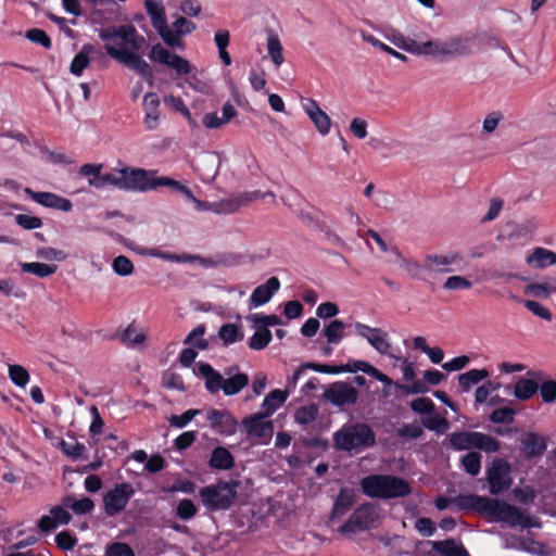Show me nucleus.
<instances>
[{
	"label": "nucleus",
	"mask_w": 556,
	"mask_h": 556,
	"mask_svg": "<svg viewBox=\"0 0 556 556\" xmlns=\"http://www.w3.org/2000/svg\"><path fill=\"white\" fill-rule=\"evenodd\" d=\"M481 459L482 456L479 452L470 451L460 458V464L468 475L476 477L481 470Z\"/></svg>",
	"instance_id": "39"
},
{
	"label": "nucleus",
	"mask_w": 556,
	"mask_h": 556,
	"mask_svg": "<svg viewBox=\"0 0 556 556\" xmlns=\"http://www.w3.org/2000/svg\"><path fill=\"white\" fill-rule=\"evenodd\" d=\"M144 119L143 124L146 129L153 130L157 128L160 123V98L155 92H147L143 97Z\"/></svg>",
	"instance_id": "24"
},
{
	"label": "nucleus",
	"mask_w": 556,
	"mask_h": 556,
	"mask_svg": "<svg viewBox=\"0 0 556 556\" xmlns=\"http://www.w3.org/2000/svg\"><path fill=\"white\" fill-rule=\"evenodd\" d=\"M206 328L203 324L198 325L184 340V344L192 345L199 350H206L208 341L203 338Z\"/></svg>",
	"instance_id": "41"
},
{
	"label": "nucleus",
	"mask_w": 556,
	"mask_h": 556,
	"mask_svg": "<svg viewBox=\"0 0 556 556\" xmlns=\"http://www.w3.org/2000/svg\"><path fill=\"white\" fill-rule=\"evenodd\" d=\"M303 109L319 134L323 136L328 135L331 127V121L327 113L319 108L317 101L314 99H306L303 103Z\"/></svg>",
	"instance_id": "20"
},
{
	"label": "nucleus",
	"mask_w": 556,
	"mask_h": 556,
	"mask_svg": "<svg viewBox=\"0 0 556 556\" xmlns=\"http://www.w3.org/2000/svg\"><path fill=\"white\" fill-rule=\"evenodd\" d=\"M403 379L405 381H412L410 386H397L400 389L405 390L409 394H422L428 392V387L425 382L416 379L415 368L412 363L407 359H404V365L402 368Z\"/></svg>",
	"instance_id": "31"
},
{
	"label": "nucleus",
	"mask_w": 556,
	"mask_h": 556,
	"mask_svg": "<svg viewBox=\"0 0 556 556\" xmlns=\"http://www.w3.org/2000/svg\"><path fill=\"white\" fill-rule=\"evenodd\" d=\"M112 268H113L115 274H117L118 276H123V277L131 275L134 273V269H135L134 268V264L130 261V258H128L125 255L116 256L113 260Z\"/></svg>",
	"instance_id": "48"
},
{
	"label": "nucleus",
	"mask_w": 556,
	"mask_h": 556,
	"mask_svg": "<svg viewBox=\"0 0 556 556\" xmlns=\"http://www.w3.org/2000/svg\"><path fill=\"white\" fill-rule=\"evenodd\" d=\"M102 164H84L79 174L88 178V184L97 189L111 185L118 190L138 192L140 179L144 175L143 168L124 167L112 173L102 174Z\"/></svg>",
	"instance_id": "2"
},
{
	"label": "nucleus",
	"mask_w": 556,
	"mask_h": 556,
	"mask_svg": "<svg viewBox=\"0 0 556 556\" xmlns=\"http://www.w3.org/2000/svg\"><path fill=\"white\" fill-rule=\"evenodd\" d=\"M323 396L334 406L342 407L356 404L358 391L344 381H336L325 390Z\"/></svg>",
	"instance_id": "16"
},
{
	"label": "nucleus",
	"mask_w": 556,
	"mask_h": 556,
	"mask_svg": "<svg viewBox=\"0 0 556 556\" xmlns=\"http://www.w3.org/2000/svg\"><path fill=\"white\" fill-rule=\"evenodd\" d=\"M208 466L214 470H230L235 467V457L225 446H216L211 453Z\"/></svg>",
	"instance_id": "28"
},
{
	"label": "nucleus",
	"mask_w": 556,
	"mask_h": 556,
	"mask_svg": "<svg viewBox=\"0 0 556 556\" xmlns=\"http://www.w3.org/2000/svg\"><path fill=\"white\" fill-rule=\"evenodd\" d=\"M527 263L534 268H545L556 264V253L539 247L527 256Z\"/></svg>",
	"instance_id": "32"
},
{
	"label": "nucleus",
	"mask_w": 556,
	"mask_h": 556,
	"mask_svg": "<svg viewBox=\"0 0 556 556\" xmlns=\"http://www.w3.org/2000/svg\"><path fill=\"white\" fill-rule=\"evenodd\" d=\"M198 372L205 380V389L211 394L223 391L226 396L240 393L249 384V376L238 372L225 379L223 375L214 369L208 363H199Z\"/></svg>",
	"instance_id": "6"
},
{
	"label": "nucleus",
	"mask_w": 556,
	"mask_h": 556,
	"mask_svg": "<svg viewBox=\"0 0 556 556\" xmlns=\"http://www.w3.org/2000/svg\"><path fill=\"white\" fill-rule=\"evenodd\" d=\"M237 481H219L216 484L201 488L199 490V497L210 511L227 510L237 497Z\"/></svg>",
	"instance_id": "7"
},
{
	"label": "nucleus",
	"mask_w": 556,
	"mask_h": 556,
	"mask_svg": "<svg viewBox=\"0 0 556 556\" xmlns=\"http://www.w3.org/2000/svg\"><path fill=\"white\" fill-rule=\"evenodd\" d=\"M98 54L99 56H103V52L97 49L91 43H86L81 47V50L73 58L70 71L75 76H80L85 68L90 63V55Z\"/></svg>",
	"instance_id": "26"
},
{
	"label": "nucleus",
	"mask_w": 556,
	"mask_h": 556,
	"mask_svg": "<svg viewBox=\"0 0 556 556\" xmlns=\"http://www.w3.org/2000/svg\"><path fill=\"white\" fill-rule=\"evenodd\" d=\"M279 289V279L277 277H270L265 283L257 286L253 290L250 300L255 306L264 305Z\"/></svg>",
	"instance_id": "27"
},
{
	"label": "nucleus",
	"mask_w": 556,
	"mask_h": 556,
	"mask_svg": "<svg viewBox=\"0 0 556 556\" xmlns=\"http://www.w3.org/2000/svg\"><path fill=\"white\" fill-rule=\"evenodd\" d=\"M427 48H432L433 58H458L472 52L471 39L468 36H452L445 40H429Z\"/></svg>",
	"instance_id": "9"
},
{
	"label": "nucleus",
	"mask_w": 556,
	"mask_h": 556,
	"mask_svg": "<svg viewBox=\"0 0 556 556\" xmlns=\"http://www.w3.org/2000/svg\"><path fill=\"white\" fill-rule=\"evenodd\" d=\"M21 269L23 273L33 274L39 278H47L56 273L58 266L55 264H45L39 262L22 263Z\"/></svg>",
	"instance_id": "38"
},
{
	"label": "nucleus",
	"mask_w": 556,
	"mask_h": 556,
	"mask_svg": "<svg viewBox=\"0 0 556 556\" xmlns=\"http://www.w3.org/2000/svg\"><path fill=\"white\" fill-rule=\"evenodd\" d=\"M126 27V35L125 37H122L119 46L121 48L128 49L130 48L132 52L136 53V51L140 50L141 45L144 41V38L142 36H139L137 33V29L132 25H125Z\"/></svg>",
	"instance_id": "40"
},
{
	"label": "nucleus",
	"mask_w": 556,
	"mask_h": 556,
	"mask_svg": "<svg viewBox=\"0 0 556 556\" xmlns=\"http://www.w3.org/2000/svg\"><path fill=\"white\" fill-rule=\"evenodd\" d=\"M354 328L356 334L365 339L379 354L390 355L391 343L387 331L359 321L355 323Z\"/></svg>",
	"instance_id": "15"
},
{
	"label": "nucleus",
	"mask_w": 556,
	"mask_h": 556,
	"mask_svg": "<svg viewBox=\"0 0 556 556\" xmlns=\"http://www.w3.org/2000/svg\"><path fill=\"white\" fill-rule=\"evenodd\" d=\"M206 419L213 430L224 437H230L236 433L238 420L228 409L212 408L207 412Z\"/></svg>",
	"instance_id": "17"
},
{
	"label": "nucleus",
	"mask_w": 556,
	"mask_h": 556,
	"mask_svg": "<svg viewBox=\"0 0 556 556\" xmlns=\"http://www.w3.org/2000/svg\"><path fill=\"white\" fill-rule=\"evenodd\" d=\"M318 416V407L316 404H309L306 406H302L296 409L294 418L295 421L300 425H308L317 419Z\"/></svg>",
	"instance_id": "46"
},
{
	"label": "nucleus",
	"mask_w": 556,
	"mask_h": 556,
	"mask_svg": "<svg viewBox=\"0 0 556 556\" xmlns=\"http://www.w3.org/2000/svg\"><path fill=\"white\" fill-rule=\"evenodd\" d=\"M451 500L445 496H439L434 505L439 510L448 507ZM452 503L460 510H472L491 522H504L511 528L520 526L522 528L539 527L535 518L526 514L518 507L506 502L481 496L477 494L458 495L452 500Z\"/></svg>",
	"instance_id": "1"
},
{
	"label": "nucleus",
	"mask_w": 556,
	"mask_h": 556,
	"mask_svg": "<svg viewBox=\"0 0 556 556\" xmlns=\"http://www.w3.org/2000/svg\"><path fill=\"white\" fill-rule=\"evenodd\" d=\"M501 388V383L494 381H486L482 386L478 387L475 392V401L478 404L486 402L488 397Z\"/></svg>",
	"instance_id": "50"
},
{
	"label": "nucleus",
	"mask_w": 556,
	"mask_h": 556,
	"mask_svg": "<svg viewBox=\"0 0 556 556\" xmlns=\"http://www.w3.org/2000/svg\"><path fill=\"white\" fill-rule=\"evenodd\" d=\"M104 49L106 53L115 61L126 65L144 79H152V68L138 53H135L129 49L116 48L111 43H105Z\"/></svg>",
	"instance_id": "10"
},
{
	"label": "nucleus",
	"mask_w": 556,
	"mask_h": 556,
	"mask_svg": "<svg viewBox=\"0 0 556 556\" xmlns=\"http://www.w3.org/2000/svg\"><path fill=\"white\" fill-rule=\"evenodd\" d=\"M198 414H200L199 409H187L181 415H172L168 418L169 425L175 428H185Z\"/></svg>",
	"instance_id": "55"
},
{
	"label": "nucleus",
	"mask_w": 556,
	"mask_h": 556,
	"mask_svg": "<svg viewBox=\"0 0 556 556\" xmlns=\"http://www.w3.org/2000/svg\"><path fill=\"white\" fill-rule=\"evenodd\" d=\"M443 445L447 450L456 452L476 450L485 453H496L501 450V442L497 439L483 432L468 430L450 433L443 441Z\"/></svg>",
	"instance_id": "5"
},
{
	"label": "nucleus",
	"mask_w": 556,
	"mask_h": 556,
	"mask_svg": "<svg viewBox=\"0 0 556 556\" xmlns=\"http://www.w3.org/2000/svg\"><path fill=\"white\" fill-rule=\"evenodd\" d=\"M218 336L226 346L242 340L243 338V333L240 332V329L236 324H224L219 328Z\"/></svg>",
	"instance_id": "44"
},
{
	"label": "nucleus",
	"mask_w": 556,
	"mask_h": 556,
	"mask_svg": "<svg viewBox=\"0 0 556 556\" xmlns=\"http://www.w3.org/2000/svg\"><path fill=\"white\" fill-rule=\"evenodd\" d=\"M540 395L544 403L551 404L556 401V381L546 380L539 386Z\"/></svg>",
	"instance_id": "59"
},
{
	"label": "nucleus",
	"mask_w": 556,
	"mask_h": 556,
	"mask_svg": "<svg viewBox=\"0 0 556 556\" xmlns=\"http://www.w3.org/2000/svg\"><path fill=\"white\" fill-rule=\"evenodd\" d=\"M268 54L276 66H280L285 62L282 53V45L277 35L271 34L267 38Z\"/></svg>",
	"instance_id": "42"
},
{
	"label": "nucleus",
	"mask_w": 556,
	"mask_h": 556,
	"mask_svg": "<svg viewBox=\"0 0 556 556\" xmlns=\"http://www.w3.org/2000/svg\"><path fill=\"white\" fill-rule=\"evenodd\" d=\"M162 383H163V387H165L167 389H175V390H178V391H185L186 390L184 379L177 372H172V371L165 372L164 376H163V382Z\"/></svg>",
	"instance_id": "63"
},
{
	"label": "nucleus",
	"mask_w": 556,
	"mask_h": 556,
	"mask_svg": "<svg viewBox=\"0 0 556 556\" xmlns=\"http://www.w3.org/2000/svg\"><path fill=\"white\" fill-rule=\"evenodd\" d=\"M523 305L533 315H535L544 320L551 321L553 319L552 312L547 307H545L544 305H542L541 303H539L536 301L526 300V301H523Z\"/></svg>",
	"instance_id": "53"
},
{
	"label": "nucleus",
	"mask_w": 556,
	"mask_h": 556,
	"mask_svg": "<svg viewBox=\"0 0 556 556\" xmlns=\"http://www.w3.org/2000/svg\"><path fill=\"white\" fill-rule=\"evenodd\" d=\"M422 425L428 430L435 431L438 433H444L450 427L447 419L439 416L424 419Z\"/></svg>",
	"instance_id": "58"
},
{
	"label": "nucleus",
	"mask_w": 556,
	"mask_h": 556,
	"mask_svg": "<svg viewBox=\"0 0 556 556\" xmlns=\"http://www.w3.org/2000/svg\"><path fill=\"white\" fill-rule=\"evenodd\" d=\"M356 492L351 488H341L330 511V520L344 516L355 504Z\"/></svg>",
	"instance_id": "22"
},
{
	"label": "nucleus",
	"mask_w": 556,
	"mask_h": 556,
	"mask_svg": "<svg viewBox=\"0 0 556 556\" xmlns=\"http://www.w3.org/2000/svg\"><path fill=\"white\" fill-rule=\"evenodd\" d=\"M149 58L153 62L161 63L173 68L179 76L188 75L192 72V65L187 59L169 52L161 43L152 46Z\"/></svg>",
	"instance_id": "14"
},
{
	"label": "nucleus",
	"mask_w": 556,
	"mask_h": 556,
	"mask_svg": "<svg viewBox=\"0 0 556 556\" xmlns=\"http://www.w3.org/2000/svg\"><path fill=\"white\" fill-rule=\"evenodd\" d=\"M515 415L516 410L514 408L501 407L491 413L490 420L494 424H511Z\"/></svg>",
	"instance_id": "51"
},
{
	"label": "nucleus",
	"mask_w": 556,
	"mask_h": 556,
	"mask_svg": "<svg viewBox=\"0 0 556 556\" xmlns=\"http://www.w3.org/2000/svg\"><path fill=\"white\" fill-rule=\"evenodd\" d=\"M547 447L546 439L535 432H528L521 439V451L527 459L541 457Z\"/></svg>",
	"instance_id": "23"
},
{
	"label": "nucleus",
	"mask_w": 556,
	"mask_h": 556,
	"mask_svg": "<svg viewBox=\"0 0 556 556\" xmlns=\"http://www.w3.org/2000/svg\"><path fill=\"white\" fill-rule=\"evenodd\" d=\"M262 198L261 191L244 192L238 195L224 199L216 204L215 212L219 214H231L238 211L241 206Z\"/></svg>",
	"instance_id": "21"
},
{
	"label": "nucleus",
	"mask_w": 556,
	"mask_h": 556,
	"mask_svg": "<svg viewBox=\"0 0 556 556\" xmlns=\"http://www.w3.org/2000/svg\"><path fill=\"white\" fill-rule=\"evenodd\" d=\"M253 327L255 331L249 339L248 345L253 351H262L270 343L273 338L271 331L255 324H253Z\"/></svg>",
	"instance_id": "34"
},
{
	"label": "nucleus",
	"mask_w": 556,
	"mask_h": 556,
	"mask_svg": "<svg viewBox=\"0 0 556 556\" xmlns=\"http://www.w3.org/2000/svg\"><path fill=\"white\" fill-rule=\"evenodd\" d=\"M77 538L68 530L55 535V544L62 551H72L77 545Z\"/></svg>",
	"instance_id": "52"
},
{
	"label": "nucleus",
	"mask_w": 556,
	"mask_h": 556,
	"mask_svg": "<svg viewBox=\"0 0 556 556\" xmlns=\"http://www.w3.org/2000/svg\"><path fill=\"white\" fill-rule=\"evenodd\" d=\"M359 485L363 494L370 498L391 500L412 493L408 481L394 475H368L361 480Z\"/></svg>",
	"instance_id": "3"
},
{
	"label": "nucleus",
	"mask_w": 556,
	"mask_h": 556,
	"mask_svg": "<svg viewBox=\"0 0 556 556\" xmlns=\"http://www.w3.org/2000/svg\"><path fill=\"white\" fill-rule=\"evenodd\" d=\"M490 376L486 369H470L458 376V383L464 392L469 391L473 386Z\"/></svg>",
	"instance_id": "33"
},
{
	"label": "nucleus",
	"mask_w": 556,
	"mask_h": 556,
	"mask_svg": "<svg viewBox=\"0 0 556 556\" xmlns=\"http://www.w3.org/2000/svg\"><path fill=\"white\" fill-rule=\"evenodd\" d=\"M61 451L72 459L87 458L85 453L87 452L86 446L77 441L68 442L62 441L60 443Z\"/></svg>",
	"instance_id": "45"
},
{
	"label": "nucleus",
	"mask_w": 556,
	"mask_h": 556,
	"mask_svg": "<svg viewBox=\"0 0 556 556\" xmlns=\"http://www.w3.org/2000/svg\"><path fill=\"white\" fill-rule=\"evenodd\" d=\"M443 287L446 290H468L472 287V282L463 276H451L445 280Z\"/></svg>",
	"instance_id": "62"
},
{
	"label": "nucleus",
	"mask_w": 556,
	"mask_h": 556,
	"mask_svg": "<svg viewBox=\"0 0 556 556\" xmlns=\"http://www.w3.org/2000/svg\"><path fill=\"white\" fill-rule=\"evenodd\" d=\"M26 38L31 42L38 43L46 49L52 46L51 39L48 34L40 28H31L26 31Z\"/></svg>",
	"instance_id": "54"
},
{
	"label": "nucleus",
	"mask_w": 556,
	"mask_h": 556,
	"mask_svg": "<svg viewBox=\"0 0 556 556\" xmlns=\"http://www.w3.org/2000/svg\"><path fill=\"white\" fill-rule=\"evenodd\" d=\"M164 42L170 48H182L184 42L181 40V34H178L174 28H169L168 25H165V28L161 30H156Z\"/></svg>",
	"instance_id": "49"
},
{
	"label": "nucleus",
	"mask_w": 556,
	"mask_h": 556,
	"mask_svg": "<svg viewBox=\"0 0 556 556\" xmlns=\"http://www.w3.org/2000/svg\"><path fill=\"white\" fill-rule=\"evenodd\" d=\"M15 223L26 230H33L42 226V219L27 214L15 215Z\"/></svg>",
	"instance_id": "60"
},
{
	"label": "nucleus",
	"mask_w": 556,
	"mask_h": 556,
	"mask_svg": "<svg viewBox=\"0 0 556 556\" xmlns=\"http://www.w3.org/2000/svg\"><path fill=\"white\" fill-rule=\"evenodd\" d=\"M125 25L105 27L99 30V37L101 40L106 41V43H110V40H121L122 37H125Z\"/></svg>",
	"instance_id": "56"
},
{
	"label": "nucleus",
	"mask_w": 556,
	"mask_h": 556,
	"mask_svg": "<svg viewBox=\"0 0 556 556\" xmlns=\"http://www.w3.org/2000/svg\"><path fill=\"white\" fill-rule=\"evenodd\" d=\"M432 549L442 556H470L468 551L462 543H457L454 539L442 541H428Z\"/></svg>",
	"instance_id": "29"
},
{
	"label": "nucleus",
	"mask_w": 556,
	"mask_h": 556,
	"mask_svg": "<svg viewBox=\"0 0 556 556\" xmlns=\"http://www.w3.org/2000/svg\"><path fill=\"white\" fill-rule=\"evenodd\" d=\"M333 444L339 451L361 452L376 444V433L365 422H348L333 433Z\"/></svg>",
	"instance_id": "4"
},
{
	"label": "nucleus",
	"mask_w": 556,
	"mask_h": 556,
	"mask_svg": "<svg viewBox=\"0 0 556 556\" xmlns=\"http://www.w3.org/2000/svg\"><path fill=\"white\" fill-rule=\"evenodd\" d=\"M345 325L340 319H333L323 329V336L326 338L327 343L329 344H339L345 333H344Z\"/></svg>",
	"instance_id": "37"
},
{
	"label": "nucleus",
	"mask_w": 556,
	"mask_h": 556,
	"mask_svg": "<svg viewBox=\"0 0 556 556\" xmlns=\"http://www.w3.org/2000/svg\"><path fill=\"white\" fill-rule=\"evenodd\" d=\"M121 340L127 345L140 344L146 340L142 332H137L132 325H129L122 333Z\"/></svg>",
	"instance_id": "61"
},
{
	"label": "nucleus",
	"mask_w": 556,
	"mask_h": 556,
	"mask_svg": "<svg viewBox=\"0 0 556 556\" xmlns=\"http://www.w3.org/2000/svg\"><path fill=\"white\" fill-rule=\"evenodd\" d=\"M266 417L268 416L262 412L245 417L242 420V426L244 427L248 435L257 439L270 435L273 432V424L271 421L265 420Z\"/></svg>",
	"instance_id": "19"
},
{
	"label": "nucleus",
	"mask_w": 556,
	"mask_h": 556,
	"mask_svg": "<svg viewBox=\"0 0 556 556\" xmlns=\"http://www.w3.org/2000/svg\"><path fill=\"white\" fill-rule=\"evenodd\" d=\"M144 8L155 30L164 29L167 20L163 2L161 0H144Z\"/></svg>",
	"instance_id": "30"
},
{
	"label": "nucleus",
	"mask_w": 556,
	"mask_h": 556,
	"mask_svg": "<svg viewBox=\"0 0 556 556\" xmlns=\"http://www.w3.org/2000/svg\"><path fill=\"white\" fill-rule=\"evenodd\" d=\"M106 556H136L134 549L123 542H115L108 546Z\"/></svg>",
	"instance_id": "64"
},
{
	"label": "nucleus",
	"mask_w": 556,
	"mask_h": 556,
	"mask_svg": "<svg viewBox=\"0 0 556 556\" xmlns=\"http://www.w3.org/2000/svg\"><path fill=\"white\" fill-rule=\"evenodd\" d=\"M156 173L157 172L153 170V169H144V175L140 179L138 192H147L150 190H156L159 187H169V188L182 193L187 200H189L191 202L194 200L195 197L190 188H188L187 186L182 185L180 181L175 180L170 177H164V176L157 177Z\"/></svg>",
	"instance_id": "11"
},
{
	"label": "nucleus",
	"mask_w": 556,
	"mask_h": 556,
	"mask_svg": "<svg viewBox=\"0 0 556 556\" xmlns=\"http://www.w3.org/2000/svg\"><path fill=\"white\" fill-rule=\"evenodd\" d=\"M25 192L38 204L62 211V212H70L73 208V203L66 199L63 198L56 193L52 192H45V191H34L30 188H26Z\"/></svg>",
	"instance_id": "18"
},
{
	"label": "nucleus",
	"mask_w": 556,
	"mask_h": 556,
	"mask_svg": "<svg viewBox=\"0 0 556 556\" xmlns=\"http://www.w3.org/2000/svg\"><path fill=\"white\" fill-rule=\"evenodd\" d=\"M134 486L128 482L117 483L112 490L103 496L104 511L108 516L113 517L123 511L132 495Z\"/></svg>",
	"instance_id": "12"
},
{
	"label": "nucleus",
	"mask_w": 556,
	"mask_h": 556,
	"mask_svg": "<svg viewBox=\"0 0 556 556\" xmlns=\"http://www.w3.org/2000/svg\"><path fill=\"white\" fill-rule=\"evenodd\" d=\"M288 393L279 389L270 391L264 399L262 407L267 416H271L287 400Z\"/></svg>",
	"instance_id": "35"
},
{
	"label": "nucleus",
	"mask_w": 556,
	"mask_h": 556,
	"mask_svg": "<svg viewBox=\"0 0 556 556\" xmlns=\"http://www.w3.org/2000/svg\"><path fill=\"white\" fill-rule=\"evenodd\" d=\"M9 378L15 386L24 388L29 381V374L22 365H10Z\"/></svg>",
	"instance_id": "47"
},
{
	"label": "nucleus",
	"mask_w": 556,
	"mask_h": 556,
	"mask_svg": "<svg viewBox=\"0 0 556 556\" xmlns=\"http://www.w3.org/2000/svg\"><path fill=\"white\" fill-rule=\"evenodd\" d=\"M539 390V384L526 378H519L514 386V395L519 401L530 400Z\"/></svg>",
	"instance_id": "36"
},
{
	"label": "nucleus",
	"mask_w": 556,
	"mask_h": 556,
	"mask_svg": "<svg viewBox=\"0 0 556 556\" xmlns=\"http://www.w3.org/2000/svg\"><path fill=\"white\" fill-rule=\"evenodd\" d=\"M490 493L497 495L511 485L510 465L503 458H496L486 470Z\"/></svg>",
	"instance_id": "13"
},
{
	"label": "nucleus",
	"mask_w": 556,
	"mask_h": 556,
	"mask_svg": "<svg viewBox=\"0 0 556 556\" xmlns=\"http://www.w3.org/2000/svg\"><path fill=\"white\" fill-rule=\"evenodd\" d=\"M379 518V510L374 503H363L354 509L349 519L339 527L341 534H355L370 530Z\"/></svg>",
	"instance_id": "8"
},
{
	"label": "nucleus",
	"mask_w": 556,
	"mask_h": 556,
	"mask_svg": "<svg viewBox=\"0 0 556 556\" xmlns=\"http://www.w3.org/2000/svg\"><path fill=\"white\" fill-rule=\"evenodd\" d=\"M197 507L194 503L189 498L181 500L177 505V516L182 520H189L197 515Z\"/></svg>",
	"instance_id": "57"
},
{
	"label": "nucleus",
	"mask_w": 556,
	"mask_h": 556,
	"mask_svg": "<svg viewBox=\"0 0 556 556\" xmlns=\"http://www.w3.org/2000/svg\"><path fill=\"white\" fill-rule=\"evenodd\" d=\"M459 260L457 253H450L446 255L429 254L425 257L422 268L427 271L451 273L452 268L448 266Z\"/></svg>",
	"instance_id": "25"
},
{
	"label": "nucleus",
	"mask_w": 556,
	"mask_h": 556,
	"mask_svg": "<svg viewBox=\"0 0 556 556\" xmlns=\"http://www.w3.org/2000/svg\"><path fill=\"white\" fill-rule=\"evenodd\" d=\"M428 45H429V40L425 41V42H418L413 39H402V41L400 43H397V46L401 49H403L407 52H410L413 54L432 56V48H427Z\"/></svg>",
	"instance_id": "43"
}]
</instances>
